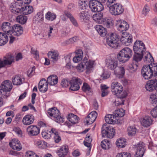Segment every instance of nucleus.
I'll return each instance as SVG.
<instances>
[{"instance_id":"5701e85b","label":"nucleus","mask_w":157,"mask_h":157,"mask_svg":"<svg viewBox=\"0 0 157 157\" xmlns=\"http://www.w3.org/2000/svg\"><path fill=\"white\" fill-rule=\"evenodd\" d=\"M95 30L101 36H105L107 33L106 29L101 25H97L95 26Z\"/></svg>"},{"instance_id":"1a4fd4ad","label":"nucleus","mask_w":157,"mask_h":157,"mask_svg":"<svg viewBox=\"0 0 157 157\" xmlns=\"http://www.w3.org/2000/svg\"><path fill=\"white\" fill-rule=\"evenodd\" d=\"M115 130L111 126H108L106 124L103 125L101 128V133L103 137L112 138L115 134Z\"/></svg>"},{"instance_id":"6e6d98bb","label":"nucleus","mask_w":157,"mask_h":157,"mask_svg":"<svg viewBox=\"0 0 157 157\" xmlns=\"http://www.w3.org/2000/svg\"><path fill=\"white\" fill-rule=\"evenodd\" d=\"M149 11L150 9L148 6H147V4H146L145 5L143 10L142 11V13L144 16H146L149 12Z\"/></svg>"},{"instance_id":"052dcab7","label":"nucleus","mask_w":157,"mask_h":157,"mask_svg":"<svg viewBox=\"0 0 157 157\" xmlns=\"http://www.w3.org/2000/svg\"><path fill=\"white\" fill-rule=\"evenodd\" d=\"M148 56H149V57H150L149 58V59H150L151 62H152L154 60L153 58L152 57L151 54L149 52H148L147 54V55L145 56L144 58V62H146L147 61H149V60H148Z\"/></svg>"},{"instance_id":"dca6fc26","label":"nucleus","mask_w":157,"mask_h":157,"mask_svg":"<svg viewBox=\"0 0 157 157\" xmlns=\"http://www.w3.org/2000/svg\"><path fill=\"white\" fill-rule=\"evenodd\" d=\"M116 26L118 30L120 31H126L129 28V25L125 21H122L121 20H118L117 21Z\"/></svg>"},{"instance_id":"a19ab883","label":"nucleus","mask_w":157,"mask_h":157,"mask_svg":"<svg viewBox=\"0 0 157 157\" xmlns=\"http://www.w3.org/2000/svg\"><path fill=\"white\" fill-rule=\"evenodd\" d=\"M117 6L116 7V11H114V15H118L123 13L124 10V8L122 5L119 3H117Z\"/></svg>"},{"instance_id":"cd10ccee","label":"nucleus","mask_w":157,"mask_h":157,"mask_svg":"<svg viewBox=\"0 0 157 157\" xmlns=\"http://www.w3.org/2000/svg\"><path fill=\"white\" fill-rule=\"evenodd\" d=\"M57 76L55 75H52L49 76L47 78L48 83L50 85H55L58 82Z\"/></svg>"},{"instance_id":"f03ea898","label":"nucleus","mask_w":157,"mask_h":157,"mask_svg":"<svg viewBox=\"0 0 157 157\" xmlns=\"http://www.w3.org/2000/svg\"><path fill=\"white\" fill-rule=\"evenodd\" d=\"M23 1L22 3H11L10 5L11 11L14 14L21 13L22 12L24 15H27L33 12V8L32 6H23Z\"/></svg>"},{"instance_id":"2eb2a0df","label":"nucleus","mask_w":157,"mask_h":157,"mask_svg":"<svg viewBox=\"0 0 157 157\" xmlns=\"http://www.w3.org/2000/svg\"><path fill=\"white\" fill-rule=\"evenodd\" d=\"M39 128L36 125H31L29 126L27 129V132L29 136L32 137L36 136L40 133Z\"/></svg>"},{"instance_id":"bf43d9fd","label":"nucleus","mask_w":157,"mask_h":157,"mask_svg":"<svg viewBox=\"0 0 157 157\" xmlns=\"http://www.w3.org/2000/svg\"><path fill=\"white\" fill-rule=\"evenodd\" d=\"M26 155L27 157H39L35 153L31 151L26 152Z\"/></svg>"},{"instance_id":"6ab92c4d","label":"nucleus","mask_w":157,"mask_h":157,"mask_svg":"<svg viewBox=\"0 0 157 157\" xmlns=\"http://www.w3.org/2000/svg\"><path fill=\"white\" fill-rule=\"evenodd\" d=\"M38 89L42 93H44L48 90V82L45 78L41 79L39 82L38 84Z\"/></svg>"},{"instance_id":"ddd939ff","label":"nucleus","mask_w":157,"mask_h":157,"mask_svg":"<svg viewBox=\"0 0 157 157\" xmlns=\"http://www.w3.org/2000/svg\"><path fill=\"white\" fill-rule=\"evenodd\" d=\"M70 85V87L69 90L73 91H75L78 90L80 88V85L82 83L81 80L78 78L73 77L71 80Z\"/></svg>"},{"instance_id":"4be33fe9","label":"nucleus","mask_w":157,"mask_h":157,"mask_svg":"<svg viewBox=\"0 0 157 157\" xmlns=\"http://www.w3.org/2000/svg\"><path fill=\"white\" fill-rule=\"evenodd\" d=\"M118 61L114 59H109L106 63V66L108 68L111 70L115 71V70L117 67Z\"/></svg>"},{"instance_id":"0eeeda50","label":"nucleus","mask_w":157,"mask_h":157,"mask_svg":"<svg viewBox=\"0 0 157 157\" xmlns=\"http://www.w3.org/2000/svg\"><path fill=\"white\" fill-rule=\"evenodd\" d=\"M133 55L132 50L128 47L123 48L117 55V58L120 62L125 63L128 61Z\"/></svg>"},{"instance_id":"603ef678","label":"nucleus","mask_w":157,"mask_h":157,"mask_svg":"<svg viewBox=\"0 0 157 157\" xmlns=\"http://www.w3.org/2000/svg\"><path fill=\"white\" fill-rule=\"evenodd\" d=\"M48 131V130H46V131H43L41 133L42 137L44 138L47 139L50 138L51 137V133H49Z\"/></svg>"},{"instance_id":"c85d7f7f","label":"nucleus","mask_w":157,"mask_h":157,"mask_svg":"<svg viewBox=\"0 0 157 157\" xmlns=\"http://www.w3.org/2000/svg\"><path fill=\"white\" fill-rule=\"evenodd\" d=\"M67 118L70 122L73 124L78 123L79 120V117L73 113L69 114L68 116H67Z\"/></svg>"},{"instance_id":"774afa93","label":"nucleus","mask_w":157,"mask_h":157,"mask_svg":"<svg viewBox=\"0 0 157 157\" xmlns=\"http://www.w3.org/2000/svg\"><path fill=\"white\" fill-rule=\"evenodd\" d=\"M90 134L89 133H87L86 135L85 140H86V141L88 142L91 143L92 140V139L90 137Z\"/></svg>"},{"instance_id":"8fccbe9b","label":"nucleus","mask_w":157,"mask_h":157,"mask_svg":"<svg viewBox=\"0 0 157 157\" xmlns=\"http://www.w3.org/2000/svg\"><path fill=\"white\" fill-rule=\"evenodd\" d=\"M94 117H92L88 115L87 117L86 118V120L87 124H90L93 123L95 120Z\"/></svg>"},{"instance_id":"79ce46f5","label":"nucleus","mask_w":157,"mask_h":157,"mask_svg":"<svg viewBox=\"0 0 157 157\" xmlns=\"http://www.w3.org/2000/svg\"><path fill=\"white\" fill-rule=\"evenodd\" d=\"M125 114V111L122 108L119 110H116L114 113L113 115L115 118L116 117H122Z\"/></svg>"},{"instance_id":"de8ad7c7","label":"nucleus","mask_w":157,"mask_h":157,"mask_svg":"<svg viewBox=\"0 0 157 157\" xmlns=\"http://www.w3.org/2000/svg\"><path fill=\"white\" fill-rule=\"evenodd\" d=\"M71 80H69L67 79H63L61 82V85L63 87H67L70 85Z\"/></svg>"},{"instance_id":"f704fd0d","label":"nucleus","mask_w":157,"mask_h":157,"mask_svg":"<svg viewBox=\"0 0 157 157\" xmlns=\"http://www.w3.org/2000/svg\"><path fill=\"white\" fill-rule=\"evenodd\" d=\"M12 82L14 85H19L23 83L20 75H16L13 77Z\"/></svg>"},{"instance_id":"6e6552de","label":"nucleus","mask_w":157,"mask_h":157,"mask_svg":"<svg viewBox=\"0 0 157 157\" xmlns=\"http://www.w3.org/2000/svg\"><path fill=\"white\" fill-rule=\"evenodd\" d=\"M59 111L56 107L49 109L47 115L49 117H53L55 121L59 123H62L64 121V118L60 115Z\"/></svg>"},{"instance_id":"a18cd8bd","label":"nucleus","mask_w":157,"mask_h":157,"mask_svg":"<svg viewBox=\"0 0 157 157\" xmlns=\"http://www.w3.org/2000/svg\"><path fill=\"white\" fill-rule=\"evenodd\" d=\"M56 15L53 13L48 12L46 15V18L48 20L53 21L56 19Z\"/></svg>"},{"instance_id":"5fc2aeb1","label":"nucleus","mask_w":157,"mask_h":157,"mask_svg":"<svg viewBox=\"0 0 157 157\" xmlns=\"http://www.w3.org/2000/svg\"><path fill=\"white\" fill-rule=\"evenodd\" d=\"M150 98L151 99V102L152 105H153L155 104H157V96L156 95L154 94L151 95Z\"/></svg>"},{"instance_id":"0e129e2a","label":"nucleus","mask_w":157,"mask_h":157,"mask_svg":"<svg viewBox=\"0 0 157 157\" xmlns=\"http://www.w3.org/2000/svg\"><path fill=\"white\" fill-rule=\"evenodd\" d=\"M72 24L75 26L77 27L78 26V23L76 19L73 17L70 19Z\"/></svg>"},{"instance_id":"338daca9","label":"nucleus","mask_w":157,"mask_h":157,"mask_svg":"<svg viewBox=\"0 0 157 157\" xmlns=\"http://www.w3.org/2000/svg\"><path fill=\"white\" fill-rule=\"evenodd\" d=\"M151 24L155 26H157V17L153 18L151 21Z\"/></svg>"},{"instance_id":"4468645a","label":"nucleus","mask_w":157,"mask_h":157,"mask_svg":"<svg viewBox=\"0 0 157 157\" xmlns=\"http://www.w3.org/2000/svg\"><path fill=\"white\" fill-rule=\"evenodd\" d=\"M94 64V62L90 60H89L88 61L87 59L85 60L84 59L82 62L80 63L78 66L77 67V68L78 69L81 70V68L84 69H85L89 70L93 67Z\"/></svg>"},{"instance_id":"f8f14e48","label":"nucleus","mask_w":157,"mask_h":157,"mask_svg":"<svg viewBox=\"0 0 157 157\" xmlns=\"http://www.w3.org/2000/svg\"><path fill=\"white\" fill-rule=\"evenodd\" d=\"M145 146L144 142H140L134 146V148L136 150L135 157H142L145 150Z\"/></svg>"},{"instance_id":"4c0bfd02","label":"nucleus","mask_w":157,"mask_h":157,"mask_svg":"<svg viewBox=\"0 0 157 157\" xmlns=\"http://www.w3.org/2000/svg\"><path fill=\"white\" fill-rule=\"evenodd\" d=\"M119 71L117 72L116 71H114V73L119 78H122L123 77L125 73V69L123 67H118Z\"/></svg>"},{"instance_id":"680f3d73","label":"nucleus","mask_w":157,"mask_h":157,"mask_svg":"<svg viewBox=\"0 0 157 157\" xmlns=\"http://www.w3.org/2000/svg\"><path fill=\"white\" fill-rule=\"evenodd\" d=\"M48 132L49 133H51V135L52 134L54 135V136L56 135H58V134L59 133L56 128H52L50 130H48Z\"/></svg>"},{"instance_id":"b1692460","label":"nucleus","mask_w":157,"mask_h":157,"mask_svg":"<svg viewBox=\"0 0 157 157\" xmlns=\"http://www.w3.org/2000/svg\"><path fill=\"white\" fill-rule=\"evenodd\" d=\"M153 122V120L151 117L146 116L143 119L141 124L143 126L147 128L152 124Z\"/></svg>"},{"instance_id":"c756f323","label":"nucleus","mask_w":157,"mask_h":157,"mask_svg":"<svg viewBox=\"0 0 157 157\" xmlns=\"http://www.w3.org/2000/svg\"><path fill=\"white\" fill-rule=\"evenodd\" d=\"M59 55V54L57 51H50L48 53V57L52 59V61L54 63L58 60Z\"/></svg>"},{"instance_id":"ea45409f","label":"nucleus","mask_w":157,"mask_h":157,"mask_svg":"<svg viewBox=\"0 0 157 157\" xmlns=\"http://www.w3.org/2000/svg\"><path fill=\"white\" fill-rule=\"evenodd\" d=\"M89 3L86 0H79L78 3L79 8L81 10L86 9Z\"/></svg>"},{"instance_id":"20e7f679","label":"nucleus","mask_w":157,"mask_h":157,"mask_svg":"<svg viewBox=\"0 0 157 157\" xmlns=\"http://www.w3.org/2000/svg\"><path fill=\"white\" fill-rule=\"evenodd\" d=\"M111 91L118 98H124L126 97L127 93L126 90H123L122 86L119 83L114 82L111 85Z\"/></svg>"},{"instance_id":"9b49d317","label":"nucleus","mask_w":157,"mask_h":157,"mask_svg":"<svg viewBox=\"0 0 157 157\" xmlns=\"http://www.w3.org/2000/svg\"><path fill=\"white\" fill-rule=\"evenodd\" d=\"M14 59V57L10 53L6 54L3 57V59L0 58V69L5 67L7 65H11Z\"/></svg>"},{"instance_id":"f257e3e1","label":"nucleus","mask_w":157,"mask_h":157,"mask_svg":"<svg viewBox=\"0 0 157 157\" xmlns=\"http://www.w3.org/2000/svg\"><path fill=\"white\" fill-rule=\"evenodd\" d=\"M120 41L121 44L125 46H128L132 41V35L128 33L124 32L119 35L116 33H112L109 37L106 39V43L112 48H116Z\"/></svg>"},{"instance_id":"3c124183","label":"nucleus","mask_w":157,"mask_h":157,"mask_svg":"<svg viewBox=\"0 0 157 157\" xmlns=\"http://www.w3.org/2000/svg\"><path fill=\"white\" fill-rule=\"evenodd\" d=\"M138 67L137 63H133L129 65L128 68L132 72L136 71Z\"/></svg>"},{"instance_id":"39448f33","label":"nucleus","mask_w":157,"mask_h":157,"mask_svg":"<svg viewBox=\"0 0 157 157\" xmlns=\"http://www.w3.org/2000/svg\"><path fill=\"white\" fill-rule=\"evenodd\" d=\"M141 75L146 79L151 78L157 75V65L151 67L149 65H144L141 69Z\"/></svg>"},{"instance_id":"13d9d810","label":"nucleus","mask_w":157,"mask_h":157,"mask_svg":"<svg viewBox=\"0 0 157 157\" xmlns=\"http://www.w3.org/2000/svg\"><path fill=\"white\" fill-rule=\"evenodd\" d=\"M117 5V3L114 4L112 6H110L109 7L110 12L113 15H114V13H114V11H116Z\"/></svg>"},{"instance_id":"72a5a7b5","label":"nucleus","mask_w":157,"mask_h":157,"mask_svg":"<svg viewBox=\"0 0 157 157\" xmlns=\"http://www.w3.org/2000/svg\"><path fill=\"white\" fill-rule=\"evenodd\" d=\"M79 18L82 22H85L89 20V15L86 11L81 12L78 14Z\"/></svg>"},{"instance_id":"7ed1b4c3","label":"nucleus","mask_w":157,"mask_h":157,"mask_svg":"<svg viewBox=\"0 0 157 157\" xmlns=\"http://www.w3.org/2000/svg\"><path fill=\"white\" fill-rule=\"evenodd\" d=\"M133 50L134 52L133 57V60L138 63L142 60L146 48L142 41L137 40L134 43Z\"/></svg>"},{"instance_id":"c9c22d12","label":"nucleus","mask_w":157,"mask_h":157,"mask_svg":"<svg viewBox=\"0 0 157 157\" xmlns=\"http://www.w3.org/2000/svg\"><path fill=\"white\" fill-rule=\"evenodd\" d=\"M112 21V19L111 18H105L103 19L101 24H103L107 28H110L113 25V23Z\"/></svg>"},{"instance_id":"4d7b16f0","label":"nucleus","mask_w":157,"mask_h":157,"mask_svg":"<svg viewBox=\"0 0 157 157\" xmlns=\"http://www.w3.org/2000/svg\"><path fill=\"white\" fill-rule=\"evenodd\" d=\"M44 19L43 15L41 13H38L36 17V21L38 22L42 21Z\"/></svg>"},{"instance_id":"e433bc0d","label":"nucleus","mask_w":157,"mask_h":157,"mask_svg":"<svg viewBox=\"0 0 157 157\" xmlns=\"http://www.w3.org/2000/svg\"><path fill=\"white\" fill-rule=\"evenodd\" d=\"M126 143V140L123 138L117 140L116 144L118 147L123 148L125 146Z\"/></svg>"},{"instance_id":"bb28decb","label":"nucleus","mask_w":157,"mask_h":157,"mask_svg":"<svg viewBox=\"0 0 157 157\" xmlns=\"http://www.w3.org/2000/svg\"><path fill=\"white\" fill-rule=\"evenodd\" d=\"M83 57V52L82 50L78 49L76 52V55L73 59L74 62L77 63L82 60Z\"/></svg>"},{"instance_id":"864d4df0","label":"nucleus","mask_w":157,"mask_h":157,"mask_svg":"<svg viewBox=\"0 0 157 157\" xmlns=\"http://www.w3.org/2000/svg\"><path fill=\"white\" fill-rule=\"evenodd\" d=\"M116 157H131V155L129 152H124L118 154Z\"/></svg>"},{"instance_id":"a211bd4d","label":"nucleus","mask_w":157,"mask_h":157,"mask_svg":"<svg viewBox=\"0 0 157 157\" xmlns=\"http://www.w3.org/2000/svg\"><path fill=\"white\" fill-rule=\"evenodd\" d=\"M13 33L15 35L19 36L21 35L23 33V29L22 27L20 25L15 24L12 26L11 28Z\"/></svg>"},{"instance_id":"423d86ee","label":"nucleus","mask_w":157,"mask_h":157,"mask_svg":"<svg viewBox=\"0 0 157 157\" xmlns=\"http://www.w3.org/2000/svg\"><path fill=\"white\" fill-rule=\"evenodd\" d=\"M0 89V97L7 98L10 96V92L13 88L11 82L9 80L4 81L2 83Z\"/></svg>"},{"instance_id":"412c9836","label":"nucleus","mask_w":157,"mask_h":157,"mask_svg":"<svg viewBox=\"0 0 157 157\" xmlns=\"http://www.w3.org/2000/svg\"><path fill=\"white\" fill-rule=\"evenodd\" d=\"M34 121V117L32 114H27L24 117L22 122L25 125H29L33 123Z\"/></svg>"},{"instance_id":"e2e57ef3","label":"nucleus","mask_w":157,"mask_h":157,"mask_svg":"<svg viewBox=\"0 0 157 157\" xmlns=\"http://www.w3.org/2000/svg\"><path fill=\"white\" fill-rule=\"evenodd\" d=\"M54 139L56 143H58L61 140V137L60 136L59 133L58 135L53 136Z\"/></svg>"},{"instance_id":"473e14b6","label":"nucleus","mask_w":157,"mask_h":157,"mask_svg":"<svg viewBox=\"0 0 157 157\" xmlns=\"http://www.w3.org/2000/svg\"><path fill=\"white\" fill-rule=\"evenodd\" d=\"M114 118L115 117L113 114H108L105 117V121L108 124H114L116 122Z\"/></svg>"},{"instance_id":"69168bd1","label":"nucleus","mask_w":157,"mask_h":157,"mask_svg":"<svg viewBox=\"0 0 157 157\" xmlns=\"http://www.w3.org/2000/svg\"><path fill=\"white\" fill-rule=\"evenodd\" d=\"M97 113L95 111H92L89 114V116H90L92 117H94L95 120H96L97 118Z\"/></svg>"},{"instance_id":"f3484780","label":"nucleus","mask_w":157,"mask_h":157,"mask_svg":"<svg viewBox=\"0 0 157 157\" xmlns=\"http://www.w3.org/2000/svg\"><path fill=\"white\" fill-rule=\"evenodd\" d=\"M157 81L156 79H151L147 81L145 88L147 91L152 92L155 89L156 83Z\"/></svg>"},{"instance_id":"2f4dec72","label":"nucleus","mask_w":157,"mask_h":157,"mask_svg":"<svg viewBox=\"0 0 157 157\" xmlns=\"http://www.w3.org/2000/svg\"><path fill=\"white\" fill-rule=\"evenodd\" d=\"M8 38L7 34L0 32V46L4 45L8 41Z\"/></svg>"},{"instance_id":"09e8293b","label":"nucleus","mask_w":157,"mask_h":157,"mask_svg":"<svg viewBox=\"0 0 157 157\" xmlns=\"http://www.w3.org/2000/svg\"><path fill=\"white\" fill-rule=\"evenodd\" d=\"M155 107L151 111L150 113L154 118L157 117V104H155L153 105Z\"/></svg>"},{"instance_id":"7c9ffc66","label":"nucleus","mask_w":157,"mask_h":157,"mask_svg":"<svg viewBox=\"0 0 157 157\" xmlns=\"http://www.w3.org/2000/svg\"><path fill=\"white\" fill-rule=\"evenodd\" d=\"M103 15L101 12L94 14L93 16V18L94 21L99 23H102L103 21Z\"/></svg>"},{"instance_id":"c03bdc74","label":"nucleus","mask_w":157,"mask_h":157,"mask_svg":"<svg viewBox=\"0 0 157 157\" xmlns=\"http://www.w3.org/2000/svg\"><path fill=\"white\" fill-rule=\"evenodd\" d=\"M110 144L109 141L104 139L101 142V146L104 149H109L110 148Z\"/></svg>"},{"instance_id":"9d476101","label":"nucleus","mask_w":157,"mask_h":157,"mask_svg":"<svg viewBox=\"0 0 157 157\" xmlns=\"http://www.w3.org/2000/svg\"><path fill=\"white\" fill-rule=\"evenodd\" d=\"M89 6L91 11L94 12H101L104 9L103 5L97 0H90Z\"/></svg>"},{"instance_id":"aec40b11","label":"nucleus","mask_w":157,"mask_h":157,"mask_svg":"<svg viewBox=\"0 0 157 157\" xmlns=\"http://www.w3.org/2000/svg\"><path fill=\"white\" fill-rule=\"evenodd\" d=\"M12 25L9 22H3L2 25V29L3 31L6 33L8 35H11L13 32L11 28Z\"/></svg>"},{"instance_id":"58836bf2","label":"nucleus","mask_w":157,"mask_h":157,"mask_svg":"<svg viewBox=\"0 0 157 157\" xmlns=\"http://www.w3.org/2000/svg\"><path fill=\"white\" fill-rule=\"evenodd\" d=\"M27 19V17L25 15H20L17 17L16 20L18 22L21 24H24L26 22Z\"/></svg>"},{"instance_id":"a878e982","label":"nucleus","mask_w":157,"mask_h":157,"mask_svg":"<svg viewBox=\"0 0 157 157\" xmlns=\"http://www.w3.org/2000/svg\"><path fill=\"white\" fill-rule=\"evenodd\" d=\"M20 141L17 139H13L9 143V144L12 148L16 149L17 151H20L21 148V147L19 145Z\"/></svg>"},{"instance_id":"37998d69","label":"nucleus","mask_w":157,"mask_h":157,"mask_svg":"<svg viewBox=\"0 0 157 157\" xmlns=\"http://www.w3.org/2000/svg\"><path fill=\"white\" fill-rule=\"evenodd\" d=\"M136 131L137 129L134 126H130L128 128V135L129 136H134Z\"/></svg>"},{"instance_id":"49530a36","label":"nucleus","mask_w":157,"mask_h":157,"mask_svg":"<svg viewBox=\"0 0 157 157\" xmlns=\"http://www.w3.org/2000/svg\"><path fill=\"white\" fill-rule=\"evenodd\" d=\"M82 90L85 92H90L91 91V88L89 85L87 83L84 82L82 87Z\"/></svg>"},{"instance_id":"393cba45","label":"nucleus","mask_w":157,"mask_h":157,"mask_svg":"<svg viewBox=\"0 0 157 157\" xmlns=\"http://www.w3.org/2000/svg\"><path fill=\"white\" fill-rule=\"evenodd\" d=\"M68 151V147L64 145L61 147L57 151V154L59 157H64L67 155Z\"/></svg>"}]
</instances>
